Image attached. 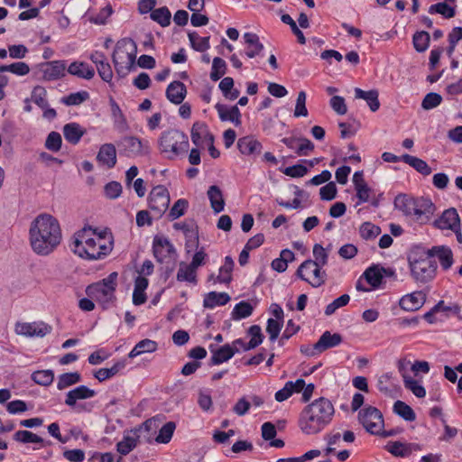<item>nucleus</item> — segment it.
<instances>
[{
	"mask_svg": "<svg viewBox=\"0 0 462 462\" xmlns=\"http://www.w3.org/2000/svg\"><path fill=\"white\" fill-rule=\"evenodd\" d=\"M209 350L212 353L210 361L214 365L226 362L236 355L229 344H226L217 349H215L214 346L210 345Z\"/></svg>",
	"mask_w": 462,
	"mask_h": 462,
	"instance_id": "c85d7f7f",
	"label": "nucleus"
},
{
	"mask_svg": "<svg viewBox=\"0 0 462 462\" xmlns=\"http://www.w3.org/2000/svg\"><path fill=\"white\" fill-rule=\"evenodd\" d=\"M282 323L283 322L281 320L274 319H269L267 320L266 332L269 334L270 340L272 342H274L277 339L282 328Z\"/></svg>",
	"mask_w": 462,
	"mask_h": 462,
	"instance_id": "774afa93",
	"label": "nucleus"
},
{
	"mask_svg": "<svg viewBox=\"0 0 462 462\" xmlns=\"http://www.w3.org/2000/svg\"><path fill=\"white\" fill-rule=\"evenodd\" d=\"M30 98L32 102L42 109H45L49 105L47 100V90L42 86H36L33 88Z\"/></svg>",
	"mask_w": 462,
	"mask_h": 462,
	"instance_id": "de8ad7c7",
	"label": "nucleus"
},
{
	"mask_svg": "<svg viewBox=\"0 0 462 462\" xmlns=\"http://www.w3.org/2000/svg\"><path fill=\"white\" fill-rule=\"evenodd\" d=\"M85 133L86 130L78 123H69L63 126L64 138L71 144H77Z\"/></svg>",
	"mask_w": 462,
	"mask_h": 462,
	"instance_id": "7c9ffc66",
	"label": "nucleus"
},
{
	"mask_svg": "<svg viewBox=\"0 0 462 462\" xmlns=\"http://www.w3.org/2000/svg\"><path fill=\"white\" fill-rule=\"evenodd\" d=\"M435 211L436 206L431 199L424 197H418L416 198L410 217L420 225H427L431 221Z\"/></svg>",
	"mask_w": 462,
	"mask_h": 462,
	"instance_id": "4468645a",
	"label": "nucleus"
},
{
	"mask_svg": "<svg viewBox=\"0 0 462 462\" xmlns=\"http://www.w3.org/2000/svg\"><path fill=\"white\" fill-rule=\"evenodd\" d=\"M234 261L230 256L225 257L224 264L219 268L217 282L219 283H228L232 280V271L234 268Z\"/></svg>",
	"mask_w": 462,
	"mask_h": 462,
	"instance_id": "79ce46f5",
	"label": "nucleus"
},
{
	"mask_svg": "<svg viewBox=\"0 0 462 462\" xmlns=\"http://www.w3.org/2000/svg\"><path fill=\"white\" fill-rule=\"evenodd\" d=\"M383 274H387L386 269L379 267L378 265H373L365 271L363 276L373 288H377L382 282ZM392 274L393 273L390 271L388 275Z\"/></svg>",
	"mask_w": 462,
	"mask_h": 462,
	"instance_id": "c756f323",
	"label": "nucleus"
},
{
	"mask_svg": "<svg viewBox=\"0 0 462 462\" xmlns=\"http://www.w3.org/2000/svg\"><path fill=\"white\" fill-rule=\"evenodd\" d=\"M297 275L313 288H319L326 282L327 273L322 267L312 260L304 261L297 270Z\"/></svg>",
	"mask_w": 462,
	"mask_h": 462,
	"instance_id": "6e6552de",
	"label": "nucleus"
},
{
	"mask_svg": "<svg viewBox=\"0 0 462 462\" xmlns=\"http://www.w3.org/2000/svg\"><path fill=\"white\" fill-rule=\"evenodd\" d=\"M349 300L350 297L348 294L341 295L326 307L325 315L330 316L334 314L337 309L346 306L349 302Z\"/></svg>",
	"mask_w": 462,
	"mask_h": 462,
	"instance_id": "0e129e2a",
	"label": "nucleus"
},
{
	"mask_svg": "<svg viewBox=\"0 0 462 462\" xmlns=\"http://www.w3.org/2000/svg\"><path fill=\"white\" fill-rule=\"evenodd\" d=\"M62 239L61 228L56 217L51 214L38 215L29 227V243L32 250L38 255L51 254Z\"/></svg>",
	"mask_w": 462,
	"mask_h": 462,
	"instance_id": "f257e3e1",
	"label": "nucleus"
},
{
	"mask_svg": "<svg viewBox=\"0 0 462 462\" xmlns=\"http://www.w3.org/2000/svg\"><path fill=\"white\" fill-rule=\"evenodd\" d=\"M442 102V97L438 94V93H435V92H430V93H428L422 102H421V107L424 109V110H430V109H433L435 107H437L438 106H439Z\"/></svg>",
	"mask_w": 462,
	"mask_h": 462,
	"instance_id": "680f3d73",
	"label": "nucleus"
},
{
	"mask_svg": "<svg viewBox=\"0 0 462 462\" xmlns=\"http://www.w3.org/2000/svg\"><path fill=\"white\" fill-rule=\"evenodd\" d=\"M429 255L433 259L436 256L443 270L447 271L451 268L454 259L450 247L447 245H436L427 250Z\"/></svg>",
	"mask_w": 462,
	"mask_h": 462,
	"instance_id": "6ab92c4d",
	"label": "nucleus"
},
{
	"mask_svg": "<svg viewBox=\"0 0 462 462\" xmlns=\"http://www.w3.org/2000/svg\"><path fill=\"white\" fill-rule=\"evenodd\" d=\"M379 93L376 89L365 91L359 88H355V97L366 101L372 112H375L380 107Z\"/></svg>",
	"mask_w": 462,
	"mask_h": 462,
	"instance_id": "2f4dec72",
	"label": "nucleus"
},
{
	"mask_svg": "<svg viewBox=\"0 0 462 462\" xmlns=\"http://www.w3.org/2000/svg\"><path fill=\"white\" fill-rule=\"evenodd\" d=\"M150 17L154 22L158 23L162 27H167L171 23V14L168 7L162 6L157 9H154Z\"/></svg>",
	"mask_w": 462,
	"mask_h": 462,
	"instance_id": "37998d69",
	"label": "nucleus"
},
{
	"mask_svg": "<svg viewBox=\"0 0 462 462\" xmlns=\"http://www.w3.org/2000/svg\"><path fill=\"white\" fill-rule=\"evenodd\" d=\"M253 306L247 301H240L237 303L231 313L232 319L239 320L249 317L253 312Z\"/></svg>",
	"mask_w": 462,
	"mask_h": 462,
	"instance_id": "864d4df0",
	"label": "nucleus"
},
{
	"mask_svg": "<svg viewBox=\"0 0 462 462\" xmlns=\"http://www.w3.org/2000/svg\"><path fill=\"white\" fill-rule=\"evenodd\" d=\"M411 274L417 282L427 283L434 279L437 263L431 259L428 252L414 254L409 258Z\"/></svg>",
	"mask_w": 462,
	"mask_h": 462,
	"instance_id": "39448f33",
	"label": "nucleus"
},
{
	"mask_svg": "<svg viewBox=\"0 0 462 462\" xmlns=\"http://www.w3.org/2000/svg\"><path fill=\"white\" fill-rule=\"evenodd\" d=\"M13 439L15 441L23 443V444L32 443V444H40L41 446H43V443H44V439L42 437H40L39 435H37L32 431L26 430H17L14 434Z\"/></svg>",
	"mask_w": 462,
	"mask_h": 462,
	"instance_id": "58836bf2",
	"label": "nucleus"
},
{
	"mask_svg": "<svg viewBox=\"0 0 462 462\" xmlns=\"http://www.w3.org/2000/svg\"><path fill=\"white\" fill-rule=\"evenodd\" d=\"M62 139L58 132H51L46 139L45 147L51 152H58L61 148Z\"/></svg>",
	"mask_w": 462,
	"mask_h": 462,
	"instance_id": "69168bd1",
	"label": "nucleus"
},
{
	"mask_svg": "<svg viewBox=\"0 0 462 462\" xmlns=\"http://www.w3.org/2000/svg\"><path fill=\"white\" fill-rule=\"evenodd\" d=\"M312 253L314 257V260H312L313 263H316L318 265L321 267L325 266L328 263V254L322 245L316 244L313 246Z\"/></svg>",
	"mask_w": 462,
	"mask_h": 462,
	"instance_id": "338daca9",
	"label": "nucleus"
},
{
	"mask_svg": "<svg viewBox=\"0 0 462 462\" xmlns=\"http://www.w3.org/2000/svg\"><path fill=\"white\" fill-rule=\"evenodd\" d=\"M425 301L426 294L421 291H418L402 296L399 305L405 311H416L424 305Z\"/></svg>",
	"mask_w": 462,
	"mask_h": 462,
	"instance_id": "a211bd4d",
	"label": "nucleus"
},
{
	"mask_svg": "<svg viewBox=\"0 0 462 462\" xmlns=\"http://www.w3.org/2000/svg\"><path fill=\"white\" fill-rule=\"evenodd\" d=\"M97 160L108 169L114 168L116 164V149L113 143L101 145L97 155Z\"/></svg>",
	"mask_w": 462,
	"mask_h": 462,
	"instance_id": "5701e85b",
	"label": "nucleus"
},
{
	"mask_svg": "<svg viewBox=\"0 0 462 462\" xmlns=\"http://www.w3.org/2000/svg\"><path fill=\"white\" fill-rule=\"evenodd\" d=\"M157 349V343L153 340L145 338L138 342L131 350L128 356L130 358L136 357L144 353H152Z\"/></svg>",
	"mask_w": 462,
	"mask_h": 462,
	"instance_id": "4c0bfd02",
	"label": "nucleus"
},
{
	"mask_svg": "<svg viewBox=\"0 0 462 462\" xmlns=\"http://www.w3.org/2000/svg\"><path fill=\"white\" fill-rule=\"evenodd\" d=\"M243 38L245 44V54L248 58L253 59L263 51V45L256 33L245 32Z\"/></svg>",
	"mask_w": 462,
	"mask_h": 462,
	"instance_id": "4be33fe9",
	"label": "nucleus"
},
{
	"mask_svg": "<svg viewBox=\"0 0 462 462\" xmlns=\"http://www.w3.org/2000/svg\"><path fill=\"white\" fill-rule=\"evenodd\" d=\"M215 108L217 111L218 116L221 121H230L236 126L241 125V113L236 106L228 107L226 105L217 103L215 106Z\"/></svg>",
	"mask_w": 462,
	"mask_h": 462,
	"instance_id": "393cba45",
	"label": "nucleus"
},
{
	"mask_svg": "<svg viewBox=\"0 0 462 462\" xmlns=\"http://www.w3.org/2000/svg\"><path fill=\"white\" fill-rule=\"evenodd\" d=\"M416 201V198L406 194H399L394 199V207L405 216L410 217Z\"/></svg>",
	"mask_w": 462,
	"mask_h": 462,
	"instance_id": "e433bc0d",
	"label": "nucleus"
},
{
	"mask_svg": "<svg viewBox=\"0 0 462 462\" xmlns=\"http://www.w3.org/2000/svg\"><path fill=\"white\" fill-rule=\"evenodd\" d=\"M386 449L394 457H405L410 456L413 451L420 449L419 444L403 443L400 441L390 442L386 446Z\"/></svg>",
	"mask_w": 462,
	"mask_h": 462,
	"instance_id": "412c9836",
	"label": "nucleus"
},
{
	"mask_svg": "<svg viewBox=\"0 0 462 462\" xmlns=\"http://www.w3.org/2000/svg\"><path fill=\"white\" fill-rule=\"evenodd\" d=\"M175 429V422L169 421L165 423L159 430V434L155 439L156 442L162 444L169 443L172 438Z\"/></svg>",
	"mask_w": 462,
	"mask_h": 462,
	"instance_id": "5fc2aeb1",
	"label": "nucleus"
},
{
	"mask_svg": "<svg viewBox=\"0 0 462 462\" xmlns=\"http://www.w3.org/2000/svg\"><path fill=\"white\" fill-rule=\"evenodd\" d=\"M358 420L371 434H379L383 428L382 412L375 407L367 406L358 413Z\"/></svg>",
	"mask_w": 462,
	"mask_h": 462,
	"instance_id": "ddd939ff",
	"label": "nucleus"
},
{
	"mask_svg": "<svg viewBox=\"0 0 462 462\" xmlns=\"http://www.w3.org/2000/svg\"><path fill=\"white\" fill-rule=\"evenodd\" d=\"M153 255L159 263L168 262L176 256L173 245L167 237L155 236L152 242Z\"/></svg>",
	"mask_w": 462,
	"mask_h": 462,
	"instance_id": "f3484780",
	"label": "nucleus"
},
{
	"mask_svg": "<svg viewBox=\"0 0 462 462\" xmlns=\"http://www.w3.org/2000/svg\"><path fill=\"white\" fill-rule=\"evenodd\" d=\"M68 73L84 79H91L95 76V69L83 61H73L67 69Z\"/></svg>",
	"mask_w": 462,
	"mask_h": 462,
	"instance_id": "cd10ccee",
	"label": "nucleus"
},
{
	"mask_svg": "<svg viewBox=\"0 0 462 462\" xmlns=\"http://www.w3.org/2000/svg\"><path fill=\"white\" fill-rule=\"evenodd\" d=\"M114 246L111 232L105 229L97 232L92 227H84L77 232L71 241L70 249L79 257L88 260H99L108 255Z\"/></svg>",
	"mask_w": 462,
	"mask_h": 462,
	"instance_id": "f03ea898",
	"label": "nucleus"
},
{
	"mask_svg": "<svg viewBox=\"0 0 462 462\" xmlns=\"http://www.w3.org/2000/svg\"><path fill=\"white\" fill-rule=\"evenodd\" d=\"M32 380L40 385L49 386L54 380V373L52 370H39L32 374Z\"/></svg>",
	"mask_w": 462,
	"mask_h": 462,
	"instance_id": "49530a36",
	"label": "nucleus"
},
{
	"mask_svg": "<svg viewBox=\"0 0 462 462\" xmlns=\"http://www.w3.org/2000/svg\"><path fill=\"white\" fill-rule=\"evenodd\" d=\"M136 446V439L126 436L117 443L116 449L121 455L125 456L129 454Z\"/></svg>",
	"mask_w": 462,
	"mask_h": 462,
	"instance_id": "052dcab7",
	"label": "nucleus"
},
{
	"mask_svg": "<svg viewBox=\"0 0 462 462\" xmlns=\"http://www.w3.org/2000/svg\"><path fill=\"white\" fill-rule=\"evenodd\" d=\"M402 378L406 389L410 390L418 398L425 397L426 390L418 381L404 374Z\"/></svg>",
	"mask_w": 462,
	"mask_h": 462,
	"instance_id": "a18cd8bd",
	"label": "nucleus"
},
{
	"mask_svg": "<svg viewBox=\"0 0 462 462\" xmlns=\"http://www.w3.org/2000/svg\"><path fill=\"white\" fill-rule=\"evenodd\" d=\"M125 367V361H118L115 363L109 368H100L95 373V377L99 381L103 382L109 379L118 374L121 370Z\"/></svg>",
	"mask_w": 462,
	"mask_h": 462,
	"instance_id": "ea45409f",
	"label": "nucleus"
},
{
	"mask_svg": "<svg viewBox=\"0 0 462 462\" xmlns=\"http://www.w3.org/2000/svg\"><path fill=\"white\" fill-rule=\"evenodd\" d=\"M237 148L244 155H257L262 151V144L253 136H244L237 141Z\"/></svg>",
	"mask_w": 462,
	"mask_h": 462,
	"instance_id": "a878e982",
	"label": "nucleus"
},
{
	"mask_svg": "<svg viewBox=\"0 0 462 462\" xmlns=\"http://www.w3.org/2000/svg\"><path fill=\"white\" fill-rule=\"evenodd\" d=\"M342 342V337L338 333L332 334L330 331H325L319 339L314 344V349L320 352V354L327 349L337 346Z\"/></svg>",
	"mask_w": 462,
	"mask_h": 462,
	"instance_id": "b1692460",
	"label": "nucleus"
},
{
	"mask_svg": "<svg viewBox=\"0 0 462 462\" xmlns=\"http://www.w3.org/2000/svg\"><path fill=\"white\" fill-rule=\"evenodd\" d=\"M402 161L412 167L423 176H429L432 171L428 163L418 157L410 154H403L402 156Z\"/></svg>",
	"mask_w": 462,
	"mask_h": 462,
	"instance_id": "f704fd0d",
	"label": "nucleus"
},
{
	"mask_svg": "<svg viewBox=\"0 0 462 462\" xmlns=\"http://www.w3.org/2000/svg\"><path fill=\"white\" fill-rule=\"evenodd\" d=\"M176 279L180 282H189L196 285L198 283L197 271L185 263H180L177 272Z\"/></svg>",
	"mask_w": 462,
	"mask_h": 462,
	"instance_id": "c9c22d12",
	"label": "nucleus"
},
{
	"mask_svg": "<svg viewBox=\"0 0 462 462\" xmlns=\"http://www.w3.org/2000/svg\"><path fill=\"white\" fill-rule=\"evenodd\" d=\"M65 60H52L38 65V70L43 80L54 81L63 78L66 74Z\"/></svg>",
	"mask_w": 462,
	"mask_h": 462,
	"instance_id": "dca6fc26",
	"label": "nucleus"
},
{
	"mask_svg": "<svg viewBox=\"0 0 462 462\" xmlns=\"http://www.w3.org/2000/svg\"><path fill=\"white\" fill-rule=\"evenodd\" d=\"M117 146L120 154L129 158L143 156L150 152L149 142L135 136H125L117 143Z\"/></svg>",
	"mask_w": 462,
	"mask_h": 462,
	"instance_id": "9b49d317",
	"label": "nucleus"
},
{
	"mask_svg": "<svg viewBox=\"0 0 462 462\" xmlns=\"http://www.w3.org/2000/svg\"><path fill=\"white\" fill-rule=\"evenodd\" d=\"M433 226L441 230H452L457 241L462 245V229L460 228V217L456 208H449L433 221Z\"/></svg>",
	"mask_w": 462,
	"mask_h": 462,
	"instance_id": "9d476101",
	"label": "nucleus"
},
{
	"mask_svg": "<svg viewBox=\"0 0 462 462\" xmlns=\"http://www.w3.org/2000/svg\"><path fill=\"white\" fill-rule=\"evenodd\" d=\"M89 98L88 92L82 90L71 93L66 97H61L60 102L66 106H79Z\"/></svg>",
	"mask_w": 462,
	"mask_h": 462,
	"instance_id": "8fccbe9b",
	"label": "nucleus"
},
{
	"mask_svg": "<svg viewBox=\"0 0 462 462\" xmlns=\"http://www.w3.org/2000/svg\"><path fill=\"white\" fill-rule=\"evenodd\" d=\"M81 381V375L78 372L65 373L58 377L57 388L59 390H64L73 384H76Z\"/></svg>",
	"mask_w": 462,
	"mask_h": 462,
	"instance_id": "c03bdc74",
	"label": "nucleus"
},
{
	"mask_svg": "<svg viewBox=\"0 0 462 462\" xmlns=\"http://www.w3.org/2000/svg\"><path fill=\"white\" fill-rule=\"evenodd\" d=\"M248 334L251 336V339L248 342L247 348H255L256 346L262 344L263 336L262 334V329L260 326H251L248 329Z\"/></svg>",
	"mask_w": 462,
	"mask_h": 462,
	"instance_id": "e2e57ef3",
	"label": "nucleus"
},
{
	"mask_svg": "<svg viewBox=\"0 0 462 462\" xmlns=\"http://www.w3.org/2000/svg\"><path fill=\"white\" fill-rule=\"evenodd\" d=\"M191 47L197 51L203 52L209 49V37H200L197 32H192L188 34Z\"/></svg>",
	"mask_w": 462,
	"mask_h": 462,
	"instance_id": "603ef678",
	"label": "nucleus"
},
{
	"mask_svg": "<svg viewBox=\"0 0 462 462\" xmlns=\"http://www.w3.org/2000/svg\"><path fill=\"white\" fill-rule=\"evenodd\" d=\"M14 331L17 335L32 337H43L51 332V327L42 321L17 322Z\"/></svg>",
	"mask_w": 462,
	"mask_h": 462,
	"instance_id": "2eb2a0df",
	"label": "nucleus"
},
{
	"mask_svg": "<svg viewBox=\"0 0 462 462\" xmlns=\"http://www.w3.org/2000/svg\"><path fill=\"white\" fill-rule=\"evenodd\" d=\"M187 94L185 85L180 81L171 82L166 89V97L175 105H180L184 100Z\"/></svg>",
	"mask_w": 462,
	"mask_h": 462,
	"instance_id": "bb28decb",
	"label": "nucleus"
},
{
	"mask_svg": "<svg viewBox=\"0 0 462 462\" xmlns=\"http://www.w3.org/2000/svg\"><path fill=\"white\" fill-rule=\"evenodd\" d=\"M0 72H11L16 76H25L30 72V67L23 61L0 66Z\"/></svg>",
	"mask_w": 462,
	"mask_h": 462,
	"instance_id": "09e8293b",
	"label": "nucleus"
},
{
	"mask_svg": "<svg viewBox=\"0 0 462 462\" xmlns=\"http://www.w3.org/2000/svg\"><path fill=\"white\" fill-rule=\"evenodd\" d=\"M359 233L362 238L370 240L377 237L381 233V228L370 222H365L359 228Z\"/></svg>",
	"mask_w": 462,
	"mask_h": 462,
	"instance_id": "6e6d98bb",
	"label": "nucleus"
},
{
	"mask_svg": "<svg viewBox=\"0 0 462 462\" xmlns=\"http://www.w3.org/2000/svg\"><path fill=\"white\" fill-rule=\"evenodd\" d=\"M230 300L226 292H208L203 300V306L207 309H214L217 306H224Z\"/></svg>",
	"mask_w": 462,
	"mask_h": 462,
	"instance_id": "72a5a7b5",
	"label": "nucleus"
},
{
	"mask_svg": "<svg viewBox=\"0 0 462 462\" xmlns=\"http://www.w3.org/2000/svg\"><path fill=\"white\" fill-rule=\"evenodd\" d=\"M335 408L324 397L318 398L306 405L300 412L299 427L306 435H315L322 431L333 420Z\"/></svg>",
	"mask_w": 462,
	"mask_h": 462,
	"instance_id": "7ed1b4c3",
	"label": "nucleus"
},
{
	"mask_svg": "<svg viewBox=\"0 0 462 462\" xmlns=\"http://www.w3.org/2000/svg\"><path fill=\"white\" fill-rule=\"evenodd\" d=\"M393 411L396 414L407 421H413L416 419V415L413 410L402 401L395 402L393 405Z\"/></svg>",
	"mask_w": 462,
	"mask_h": 462,
	"instance_id": "3c124183",
	"label": "nucleus"
},
{
	"mask_svg": "<svg viewBox=\"0 0 462 462\" xmlns=\"http://www.w3.org/2000/svg\"><path fill=\"white\" fill-rule=\"evenodd\" d=\"M226 69V61L218 57L213 59L212 69L210 72V79L213 81L218 80L225 73Z\"/></svg>",
	"mask_w": 462,
	"mask_h": 462,
	"instance_id": "4d7b16f0",
	"label": "nucleus"
},
{
	"mask_svg": "<svg viewBox=\"0 0 462 462\" xmlns=\"http://www.w3.org/2000/svg\"><path fill=\"white\" fill-rule=\"evenodd\" d=\"M188 201L183 199H178L172 208L170 209V212L168 214V217L170 220H175L179 218L180 217L183 216L186 212V209L188 208Z\"/></svg>",
	"mask_w": 462,
	"mask_h": 462,
	"instance_id": "bf43d9fd",
	"label": "nucleus"
},
{
	"mask_svg": "<svg viewBox=\"0 0 462 462\" xmlns=\"http://www.w3.org/2000/svg\"><path fill=\"white\" fill-rule=\"evenodd\" d=\"M117 273L113 272L106 278L88 285L86 289L88 296L97 301L104 310L110 308L116 300L115 292L117 286Z\"/></svg>",
	"mask_w": 462,
	"mask_h": 462,
	"instance_id": "20e7f679",
	"label": "nucleus"
},
{
	"mask_svg": "<svg viewBox=\"0 0 462 462\" xmlns=\"http://www.w3.org/2000/svg\"><path fill=\"white\" fill-rule=\"evenodd\" d=\"M190 137L197 147H202L204 143H214V136L209 133L205 123L195 122L191 128Z\"/></svg>",
	"mask_w": 462,
	"mask_h": 462,
	"instance_id": "aec40b11",
	"label": "nucleus"
},
{
	"mask_svg": "<svg viewBox=\"0 0 462 462\" xmlns=\"http://www.w3.org/2000/svg\"><path fill=\"white\" fill-rule=\"evenodd\" d=\"M136 44L132 39L125 38L117 42L113 52V62L117 71L130 69L135 60Z\"/></svg>",
	"mask_w": 462,
	"mask_h": 462,
	"instance_id": "0eeeda50",
	"label": "nucleus"
},
{
	"mask_svg": "<svg viewBox=\"0 0 462 462\" xmlns=\"http://www.w3.org/2000/svg\"><path fill=\"white\" fill-rule=\"evenodd\" d=\"M430 43V35L426 32H419L413 35V46L419 52L425 51Z\"/></svg>",
	"mask_w": 462,
	"mask_h": 462,
	"instance_id": "13d9d810",
	"label": "nucleus"
},
{
	"mask_svg": "<svg viewBox=\"0 0 462 462\" xmlns=\"http://www.w3.org/2000/svg\"><path fill=\"white\" fill-rule=\"evenodd\" d=\"M189 146L188 136L183 132L176 129L162 133L160 138L161 151L167 154L170 159L186 153Z\"/></svg>",
	"mask_w": 462,
	"mask_h": 462,
	"instance_id": "423d86ee",
	"label": "nucleus"
},
{
	"mask_svg": "<svg viewBox=\"0 0 462 462\" xmlns=\"http://www.w3.org/2000/svg\"><path fill=\"white\" fill-rule=\"evenodd\" d=\"M110 106L116 127L120 132L126 131L128 128L126 119L117 103L112 98L110 99Z\"/></svg>",
	"mask_w": 462,
	"mask_h": 462,
	"instance_id": "a19ab883",
	"label": "nucleus"
},
{
	"mask_svg": "<svg viewBox=\"0 0 462 462\" xmlns=\"http://www.w3.org/2000/svg\"><path fill=\"white\" fill-rule=\"evenodd\" d=\"M170 204V194L163 185L154 187L148 197V205L155 218H160Z\"/></svg>",
	"mask_w": 462,
	"mask_h": 462,
	"instance_id": "f8f14e48",
	"label": "nucleus"
},
{
	"mask_svg": "<svg viewBox=\"0 0 462 462\" xmlns=\"http://www.w3.org/2000/svg\"><path fill=\"white\" fill-rule=\"evenodd\" d=\"M207 194L213 211L217 214L223 211L225 200L221 189L217 186L212 185L208 188Z\"/></svg>",
	"mask_w": 462,
	"mask_h": 462,
	"instance_id": "473e14b6",
	"label": "nucleus"
},
{
	"mask_svg": "<svg viewBox=\"0 0 462 462\" xmlns=\"http://www.w3.org/2000/svg\"><path fill=\"white\" fill-rule=\"evenodd\" d=\"M96 395V392L86 385H79L75 387L74 389L69 391L66 393V398L64 403L75 410L78 412L87 411L89 412L92 411L93 406L90 404H79L78 402L81 400H87L94 397Z\"/></svg>",
	"mask_w": 462,
	"mask_h": 462,
	"instance_id": "1a4fd4ad",
	"label": "nucleus"
}]
</instances>
